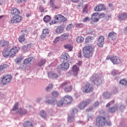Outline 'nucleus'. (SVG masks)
I'll use <instances>...</instances> for the list:
<instances>
[{
  "instance_id": "obj_1",
  "label": "nucleus",
  "mask_w": 127,
  "mask_h": 127,
  "mask_svg": "<svg viewBox=\"0 0 127 127\" xmlns=\"http://www.w3.org/2000/svg\"><path fill=\"white\" fill-rule=\"evenodd\" d=\"M94 49H95V46L93 45L84 47L82 50L84 57L85 58H90L92 57V56H93Z\"/></svg>"
},
{
  "instance_id": "obj_2",
  "label": "nucleus",
  "mask_w": 127,
  "mask_h": 127,
  "mask_svg": "<svg viewBox=\"0 0 127 127\" xmlns=\"http://www.w3.org/2000/svg\"><path fill=\"white\" fill-rule=\"evenodd\" d=\"M61 88L64 89L65 93H70L73 90V86L71 85V82L67 81L61 84Z\"/></svg>"
},
{
  "instance_id": "obj_3",
  "label": "nucleus",
  "mask_w": 127,
  "mask_h": 127,
  "mask_svg": "<svg viewBox=\"0 0 127 127\" xmlns=\"http://www.w3.org/2000/svg\"><path fill=\"white\" fill-rule=\"evenodd\" d=\"M106 122L107 120H106V118L102 116H98L96 118V125L97 127H102L106 125Z\"/></svg>"
},
{
  "instance_id": "obj_4",
  "label": "nucleus",
  "mask_w": 127,
  "mask_h": 127,
  "mask_svg": "<svg viewBox=\"0 0 127 127\" xmlns=\"http://www.w3.org/2000/svg\"><path fill=\"white\" fill-rule=\"evenodd\" d=\"M11 79H12V77H11V75L9 74L3 75L0 78L1 85H7L11 81Z\"/></svg>"
},
{
  "instance_id": "obj_5",
  "label": "nucleus",
  "mask_w": 127,
  "mask_h": 127,
  "mask_svg": "<svg viewBox=\"0 0 127 127\" xmlns=\"http://www.w3.org/2000/svg\"><path fill=\"white\" fill-rule=\"evenodd\" d=\"M93 90H94V86H93L92 84H90V83L87 82L83 87L82 92L84 93H89L93 92Z\"/></svg>"
},
{
  "instance_id": "obj_6",
  "label": "nucleus",
  "mask_w": 127,
  "mask_h": 127,
  "mask_svg": "<svg viewBox=\"0 0 127 127\" xmlns=\"http://www.w3.org/2000/svg\"><path fill=\"white\" fill-rule=\"evenodd\" d=\"M90 79L91 82L96 85L100 84V81H101V79L97 74L92 75V76L90 77Z\"/></svg>"
},
{
  "instance_id": "obj_7",
  "label": "nucleus",
  "mask_w": 127,
  "mask_h": 127,
  "mask_svg": "<svg viewBox=\"0 0 127 127\" xmlns=\"http://www.w3.org/2000/svg\"><path fill=\"white\" fill-rule=\"evenodd\" d=\"M91 101L90 99H86L85 101H83L80 102L78 105V108L80 110H83L84 108H86L89 104L91 103Z\"/></svg>"
},
{
  "instance_id": "obj_8",
  "label": "nucleus",
  "mask_w": 127,
  "mask_h": 127,
  "mask_svg": "<svg viewBox=\"0 0 127 127\" xmlns=\"http://www.w3.org/2000/svg\"><path fill=\"white\" fill-rule=\"evenodd\" d=\"M55 19L57 22H59L60 23H62V22H65V21H67L66 18H65L61 14H57L55 17Z\"/></svg>"
},
{
  "instance_id": "obj_9",
  "label": "nucleus",
  "mask_w": 127,
  "mask_h": 127,
  "mask_svg": "<svg viewBox=\"0 0 127 127\" xmlns=\"http://www.w3.org/2000/svg\"><path fill=\"white\" fill-rule=\"evenodd\" d=\"M22 20V17L19 15L13 16L10 20L11 23H19Z\"/></svg>"
},
{
  "instance_id": "obj_10",
  "label": "nucleus",
  "mask_w": 127,
  "mask_h": 127,
  "mask_svg": "<svg viewBox=\"0 0 127 127\" xmlns=\"http://www.w3.org/2000/svg\"><path fill=\"white\" fill-rule=\"evenodd\" d=\"M19 51V48L14 47L11 48L9 51L10 54V58H13L15 55H16V53Z\"/></svg>"
},
{
  "instance_id": "obj_11",
  "label": "nucleus",
  "mask_w": 127,
  "mask_h": 127,
  "mask_svg": "<svg viewBox=\"0 0 127 127\" xmlns=\"http://www.w3.org/2000/svg\"><path fill=\"white\" fill-rule=\"evenodd\" d=\"M105 44V37L103 36H100L98 39L97 45L99 47H103Z\"/></svg>"
},
{
  "instance_id": "obj_12",
  "label": "nucleus",
  "mask_w": 127,
  "mask_h": 127,
  "mask_svg": "<svg viewBox=\"0 0 127 127\" xmlns=\"http://www.w3.org/2000/svg\"><path fill=\"white\" fill-rule=\"evenodd\" d=\"M48 5L52 7L53 9H58L60 7L55 4V0H50V2L48 3Z\"/></svg>"
},
{
  "instance_id": "obj_13",
  "label": "nucleus",
  "mask_w": 127,
  "mask_h": 127,
  "mask_svg": "<svg viewBox=\"0 0 127 127\" xmlns=\"http://www.w3.org/2000/svg\"><path fill=\"white\" fill-rule=\"evenodd\" d=\"M117 36V33L115 32H110L108 35V39L109 40H115V39H116Z\"/></svg>"
},
{
  "instance_id": "obj_14",
  "label": "nucleus",
  "mask_w": 127,
  "mask_h": 127,
  "mask_svg": "<svg viewBox=\"0 0 127 127\" xmlns=\"http://www.w3.org/2000/svg\"><path fill=\"white\" fill-rule=\"evenodd\" d=\"M9 45V42L6 41L5 40H1L0 41V46L2 47V48H6V47H8Z\"/></svg>"
},
{
  "instance_id": "obj_15",
  "label": "nucleus",
  "mask_w": 127,
  "mask_h": 127,
  "mask_svg": "<svg viewBox=\"0 0 127 127\" xmlns=\"http://www.w3.org/2000/svg\"><path fill=\"white\" fill-rule=\"evenodd\" d=\"M11 14L12 15H19L20 14V10L19 9L16 8V7H12L11 9Z\"/></svg>"
},
{
  "instance_id": "obj_16",
  "label": "nucleus",
  "mask_w": 127,
  "mask_h": 127,
  "mask_svg": "<svg viewBox=\"0 0 127 127\" xmlns=\"http://www.w3.org/2000/svg\"><path fill=\"white\" fill-rule=\"evenodd\" d=\"M70 59V56L67 53L63 54L61 56V60L63 62H69Z\"/></svg>"
},
{
  "instance_id": "obj_17",
  "label": "nucleus",
  "mask_w": 127,
  "mask_h": 127,
  "mask_svg": "<svg viewBox=\"0 0 127 127\" xmlns=\"http://www.w3.org/2000/svg\"><path fill=\"white\" fill-rule=\"evenodd\" d=\"M103 9H104V10H106L107 9V8L105 7V5L103 4H100L97 5L94 8V10H95V11H102Z\"/></svg>"
},
{
  "instance_id": "obj_18",
  "label": "nucleus",
  "mask_w": 127,
  "mask_h": 127,
  "mask_svg": "<svg viewBox=\"0 0 127 127\" xmlns=\"http://www.w3.org/2000/svg\"><path fill=\"white\" fill-rule=\"evenodd\" d=\"M69 66L70 64L68 62H63L60 65V67L61 69H62V70H67V69L69 68Z\"/></svg>"
},
{
  "instance_id": "obj_19",
  "label": "nucleus",
  "mask_w": 127,
  "mask_h": 127,
  "mask_svg": "<svg viewBox=\"0 0 127 127\" xmlns=\"http://www.w3.org/2000/svg\"><path fill=\"white\" fill-rule=\"evenodd\" d=\"M72 97L69 95H66L64 97V104H70L72 102Z\"/></svg>"
},
{
  "instance_id": "obj_20",
  "label": "nucleus",
  "mask_w": 127,
  "mask_h": 127,
  "mask_svg": "<svg viewBox=\"0 0 127 127\" xmlns=\"http://www.w3.org/2000/svg\"><path fill=\"white\" fill-rule=\"evenodd\" d=\"M92 20H93V21H94V22H97V21H99V13L98 12H95V13H93L92 15Z\"/></svg>"
},
{
  "instance_id": "obj_21",
  "label": "nucleus",
  "mask_w": 127,
  "mask_h": 127,
  "mask_svg": "<svg viewBox=\"0 0 127 127\" xmlns=\"http://www.w3.org/2000/svg\"><path fill=\"white\" fill-rule=\"evenodd\" d=\"M79 70H80V68H79V67H78V65H74L72 67V71L73 72V74L75 76H77L78 74V71H79Z\"/></svg>"
},
{
  "instance_id": "obj_22",
  "label": "nucleus",
  "mask_w": 127,
  "mask_h": 127,
  "mask_svg": "<svg viewBox=\"0 0 127 127\" xmlns=\"http://www.w3.org/2000/svg\"><path fill=\"white\" fill-rule=\"evenodd\" d=\"M111 61H112L113 64H119V63H120V60L117 56L112 57L111 58Z\"/></svg>"
},
{
  "instance_id": "obj_23",
  "label": "nucleus",
  "mask_w": 127,
  "mask_h": 127,
  "mask_svg": "<svg viewBox=\"0 0 127 127\" xmlns=\"http://www.w3.org/2000/svg\"><path fill=\"white\" fill-rule=\"evenodd\" d=\"M63 31H64V27L63 26L60 25L58 26L56 28V33H57V34H61Z\"/></svg>"
},
{
  "instance_id": "obj_24",
  "label": "nucleus",
  "mask_w": 127,
  "mask_h": 127,
  "mask_svg": "<svg viewBox=\"0 0 127 127\" xmlns=\"http://www.w3.org/2000/svg\"><path fill=\"white\" fill-rule=\"evenodd\" d=\"M48 76L49 78H52V79H57L58 78V75L57 74L51 71L48 72Z\"/></svg>"
},
{
  "instance_id": "obj_25",
  "label": "nucleus",
  "mask_w": 127,
  "mask_h": 127,
  "mask_svg": "<svg viewBox=\"0 0 127 127\" xmlns=\"http://www.w3.org/2000/svg\"><path fill=\"white\" fill-rule=\"evenodd\" d=\"M2 55L5 57V58H10V55L9 54V51L7 49H4L2 53Z\"/></svg>"
},
{
  "instance_id": "obj_26",
  "label": "nucleus",
  "mask_w": 127,
  "mask_h": 127,
  "mask_svg": "<svg viewBox=\"0 0 127 127\" xmlns=\"http://www.w3.org/2000/svg\"><path fill=\"white\" fill-rule=\"evenodd\" d=\"M22 33L24 34L21 35L18 39V40L20 43L23 42V41H25V31H23Z\"/></svg>"
},
{
  "instance_id": "obj_27",
  "label": "nucleus",
  "mask_w": 127,
  "mask_h": 127,
  "mask_svg": "<svg viewBox=\"0 0 127 127\" xmlns=\"http://www.w3.org/2000/svg\"><path fill=\"white\" fill-rule=\"evenodd\" d=\"M70 35L67 33H64L61 36V39L62 41H65V40H67L68 38H69V37Z\"/></svg>"
},
{
  "instance_id": "obj_28",
  "label": "nucleus",
  "mask_w": 127,
  "mask_h": 127,
  "mask_svg": "<svg viewBox=\"0 0 127 127\" xmlns=\"http://www.w3.org/2000/svg\"><path fill=\"white\" fill-rule=\"evenodd\" d=\"M118 18L120 20H125L126 18H127V14L126 13H122L119 15Z\"/></svg>"
},
{
  "instance_id": "obj_29",
  "label": "nucleus",
  "mask_w": 127,
  "mask_h": 127,
  "mask_svg": "<svg viewBox=\"0 0 127 127\" xmlns=\"http://www.w3.org/2000/svg\"><path fill=\"white\" fill-rule=\"evenodd\" d=\"M112 93L108 92H105L103 93L102 94V97L104 99H110L111 98V96H112Z\"/></svg>"
},
{
  "instance_id": "obj_30",
  "label": "nucleus",
  "mask_w": 127,
  "mask_h": 127,
  "mask_svg": "<svg viewBox=\"0 0 127 127\" xmlns=\"http://www.w3.org/2000/svg\"><path fill=\"white\" fill-rule=\"evenodd\" d=\"M23 126L24 127H33V124L30 121H25Z\"/></svg>"
},
{
  "instance_id": "obj_31",
  "label": "nucleus",
  "mask_w": 127,
  "mask_h": 127,
  "mask_svg": "<svg viewBox=\"0 0 127 127\" xmlns=\"http://www.w3.org/2000/svg\"><path fill=\"white\" fill-rule=\"evenodd\" d=\"M9 65L8 64H4L0 65V72H2V71H4L7 68H9Z\"/></svg>"
},
{
  "instance_id": "obj_32",
  "label": "nucleus",
  "mask_w": 127,
  "mask_h": 127,
  "mask_svg": "<svg viewBox=\"0 0 127 127\" xmlns=\"http://www.w3.org/2000/svg\"><path fill=\"white\" fill-rule=\"evenodd\" d=\"M64 49H66V50H68V51H72V49H73V46L70 44L64 45Z\"/></svg>"
},
{
  "instance_id": "obj_33",
  "label": "nucleus",
  "mask_w": 127,
  "mask_h": 127,
  "mask_svg": "<svg viewBox=\"0 0 127 127\" xmlns=\"http://www.w3.org/2000/svg\"><path fill=\"white\" fill-rule=\"evenodd\" d=\"M117 110H118V107H111L110 108H109L108 113H111V114H113V113H115V112H116Z\"/></svg>"
},
{
  "instance_id": "obj_34",
  "label": "nucleus",
  "mask_w": 127,
  "mask_h": 127,
  "mask_svg": "<svg viewBox=\"0 0 127 127\" xmlns=\"http://www.w3.org/2000/svg\"><path fill=\"white\" fill-rule=\"evenodd\" d=\"M76 41L77 43H82V42H84V38L81 36H79L76 38Z\"/></svg>"
},
{
  "instance_id": "obj_35",
  "label": "nucleus",
  "mask_w": 127,
  "mask_h": 127,
  "mask_svg": "<svg viewBox=\"0 0 127 127\" xmlns=\"http://www.w3.org/2000/svg\"><path fill=\"white\" fill-rule=\"evenodd\" d=\"M46 104L47 105H55V103H56V100H46L45 101Z\"/></svg>"
},
{
  "instance_id": "obj_36",
  "label": "nucleus",
  "mask_w": 127,
  "mask_h": 127,
  "mask_svg": "<svg viewBox=\"0 0 127 127\" xmlns=\"http://www.w3.org/2000/svg\"><path fill=\"white\" fill-rule=\"evenodd\" d=\"M46 63V60L44 59H41L40 62L38 63V66L41 67L43 65H44Z\"/></svg>"
},
{
  "instance_id": "obj_37",
  "label": "nucleus",
  "mask_w": 127,
  "mask_h": 127,
  "mask_svg": "<svg viewBox=\"0 0 127 127\" xmlns=\"http://www.w3.org/2000/svg\"><path fill=\"white\" fill-rule=\"evenodd\" d=\"M32 61V58H28L24 60V64L26 65Z\"/></svg>"
},
{
  "instance_id": "obj_38",
  "label": "nucleus",
  "mask_w": 127,
  "mask_h": 127,
  "mask_svg": "<svg viewBox=\"0 0 127 127\" xmlns=\"http://www.w3.org/2000/svg\"><path fill=\"white\" fill-rule=\"evenodd\" d=\"M51 20V17L49 15H46L44 17V21L45 22H49Z\"/></svg>"
},
{
  "instance_id": "obj_39",
  "label": "nucleus",
  "mask_w": 127,
  "mask_h": 127,
  "mask_svg": "<svg viewBox=\"0 0 127 127\" xmlns=\"http://www.w3.org/2000/svg\"><path fill=\"white\" fill-rule=\"evenodd\" d=\"M40 115L42 118H44V119H45L46 117H47V114H46V113L44 112V110H42L40 112Z\"/></svg>"
},
{
  "instance_id": "obj_40",
  "label": "nucleus",
  "mask_w": 127,
  "mask_h": 127,
  "mask_svg": "<svg viewBox=\"0 0 127 127\" xmlns=\"http://www.w3.org/2000/svg\"><path fill=\"white\" fill-rule=\"evenodd\" d=\"M18 113L19 114V115H21V116H23L24 115H26L27 112L25 110L22 111V109H19L18 111Z\"/></svg>"
},
{
  "instance_id": "obj_41",
  "label": "nucleus",
  "mask_w": 127,
  "mask_h": 127,
  "mask_svg": "<svg viewBox=\"0 0 127 127\" xmlns=\"http://www.w3.org/2000/svg\"><path fill=\"white\" fill-rule=\"evenodd\" d=\"M22 59H23V57H22V56L18 57V58H16L15 60V62L17 63V64H18V63H20Z\"/></svg>"
},
{
  "instance_id": "obj_42",
  "label": "nucleus",
  "mask_w": 127,
  "mask_h": 127,
  "mask_svg": "<svg viewBox=\"0 0 127 127\" xmlns=\"http://www.w3.org/2000/svg\"><path fill=\"white\" fill-rule=\"evenodd\" d=\"M121 85H123L124 86H127V81L126 79H121L119 82Z\"/></svg>"
},
{
  "instance_id": "obj_43",
  "label": "nucleus",
  "mask_w": 127,
  "mask_h": 127,
  "mask_svg": "<svg viewBox=\"0 0 127 127\" xmlns=\"http://www.w3.org/2000/svg\"><path fill=\"white\" fill-rule=\"evenodd\" d=\"M49 34V29L45 28L43 30V35H44V36H46L47 34Z\"/></svg>"
},
{
  "instance_id": "obj_44",
  "label": "nucleus",
  "mask_w": 127,
  "mask_h": 127,
  "mask_svg": "<svg viewBox=\"0 0 127 127\" xmlns=\"http://www.w3.org/2000/svg\"><path fill=\"white\" fill-rule=\"evenodd\" d=\"M82 11L84 13H87V12H88V5L87 4L84 5Z\"/></svg>"
},
{
  "instance_id": "obj_45",
  "label": "nucleus",
  "mask_w": 127,
  "mask_h": 127,
  "mask_svg": "<svg viewBox=\"0 0 127 127\" xmlns=\"http://www.w3.org/2000/svg\"><path fill=\"white\" fill-rule=\"evenodd\" d=\"M74 121V117L73 116H69L67 118V122L68 123H73Z\"/></svg>"
},
{
  "instance_id": "obj_46",
  "label": "nucleus",
  "mask_w": 127,
  "mask_h": 127,
  "mask_svg": "<svg viewBox=\"0 0 127 127\" xmlns=\"http://www.w3.org/2000/svg\"><path fill=\"white\" fill-rule=\"evenodd\" d=\"M75 25L77 28H82V27H84V24L83 23H76Z\"/></svg>"
},
{
  "instance_id": "obj_47",
  "label": "nucleus",
  "mask_w": 127,
  "mask_h": 127,
  "mask_svg": "<svg viewBox=\"0 0 127 127\" xmlns=\"http://www.w3.org/2000/svg\"><path fill=\"white\" fill-rule=\"evenodd\" d=\"M78 113V110L76 108H73L71 110V116H74L75 114H77Z\"/></svg>"
},
{
  "instance_id": "obj_48",
  "label": "nucleus",
  "mask_w": 127,
  "mask_h": 127,
  "mask_svg": "<svg viewBox=\"0 0 127 127\" xmlns=\"http://www.w3.org/2000/svg\"><path fill=\"white\" fill-rule=\"evenodd\" d=\"M18 109V103H15L14 107L12 109V111H16Z\"/></svg>"
},
{
  "instance_id": "obj_49",
  "label": "nucleus",
  "mask_w": 127,
  "mask_h": 127,
  "mask_svg": "<svg viewBox=\"0 0 127 127\" xmlns=\"http://www.w3.org/2000/svg\"><path fill=\"white\" fill-rule=\"evenodd\" d=\"M72 27H73V24H69L66 26V30H67V31H69V30L72 29Z\"/></svg>"
},
{
  "instance_id": "obj_50",
  "label": "nucleus",
  "mask_w": 127,
  "mask_h": 127,
  "mask_svg": "<svg viewBox=\"0 0 127 127\" xmlns=\"http://www.w3.org/2000/svg\"><path fill=\"white\" fill-rule=\"evenodd\" d=\"M93 38L92 36H90L86 37V41L87 42H90L91 40H93Z\"/></svg>"
},
{
  "instance_id": "obj_51",
  "label": "nucleus",
  "mask_w": 127,
  "mask_h": 127,
  "mask_svg": "<svg viewBox=\"0 0 127 127\" xmlns=\"http://www.w3.org/2000/svg\"><path fill=\"white\" fill-rule=\"evenodd\" d=\"M76 7L77 8H78V9L83 8V7H84V4L83 3H80L77 5Z\"/></svg>"
},
{
  "instance_id": "obj_52",
  "label": "nucleus",
  "mask_w": 127,
  "mask_h": 127,
  "mask_svg": "<svg viewBox=\"0 0 127 127\" xmlns=\"http://www.w3.org/2000/svg\"><path fill=\"white\" fill-rule=\"evenodd\" d=\"M59 95V93H58L57 91H54L52 93V96H53L54 97H58V95Z\"/></svg>"
},
{
  "instance_id": "obj_53",
  "label": "nucleus",
  "mask_w": 127,
  "mask_h": 127,
  "mask_svg": "<svg viewBox=\"0 0 127 127\" xmlns=\"http://www.w3.org/2000/svg\"><path fill=\"white\" fill-rule=\"evenodd\" d=\"M64 104V101H60L57 103V106L58 107H62Z\"/></svg>"
},
{
  "instance_id": "obj_54",
  "label": "nucleus",
  "mask_w": 127,
  "mask_h": 127,
  "mask_svg": "<svg viewBox=\"0 0 127 127\" xmlns=\"http://www.w3.org/2000/svg\"><path fill=\"white\" fill-rule=\"evenodd\" d=\"M53 88V85L52 84H50L48 87L46 88V91H49L51 89Z\"/></svg>"
},
{
  "instance_id": "obj_55",
  "label": "nucleus",
  "mask_w": 127,
  "mask_h": 127,
  "mask_svg": "<svg viewBox=\"0 0 127 127\" xmlns=\"http://www.w3.org/2000/svg\"><path fill=\"white\" fill-rule=\"evenodd\" d=\"M59 40H60V37H57L54 40L53 42L54 44L57 43L58 42H59Z\"/></svg>"
},
{
  "instance_id": "obj_56",
  "label": "nucleus",
  "mask_w": 127,
  "mask_h": 127,
  "mask_svg": "<svg viewBox=\"0 0 127 127\" xmlns=\"http://www.w3.org/2000/svg\"><path fill=\"white\" fill-rule=\"evenodd\" d=\"M22 50L24 52L25 51H27L28 49V45H26V46H24L22 48Z\"/></svg>"
},
{
  "instance_id": "obj_57",
  "label": "nucleus",
  "mask_w": 127,
  "mask_h": 127,
  "mask_svg": "<svg viewBox=\"0 0 127 127\" xmlns=\"http://www.w3.org/2000/svg\"><path fill=\"white\" fill-rule=\"evenodd\" d=\"M105 16H106V15L104 13H101L100 14H99V18H104Z\"/></svg>"
},
{
  "instance_id": "obj_58",
  "label": "nucleus",
  "mask_w": 127,
  "mask_h": 127,
  "mask_svg": "<svg viewBox=\"0 0 127 127\" xmlns=\"http://www.w3.org/2000/svg\"><path fill=\"white\" fill-rule=\"evenodd\" d=\"M39 9H40L41 12H43V11H44V7L42 6H40L39 7Z\"/></svg>"
},
{
  "instance_id": "obj_59",
  "label": "nucleus",
  "mask_w": 127,
  "mask_h": 127,
  "mask_svg": "<svg viewBox=\"0 0 127 127\" xmlns=\"http://www.w3.org/2000/svg\"><path fill=\"white\" fill-rule=\"evenodd\" d=\"M99 105H100V103L96 101L94 103L93 106L94 107H98L99 106Z\"/></svg>"
},
{
  "instance_id": "obj_60",
  "label": "nucleus",
  "mask_w": 127,
  "mask_h": 127,
  "mask_svg": "<svg viewBox=\"0 0 127 127\" xmlns=\"http://www.w3.org/2000/svg\"><path fill=\"white\" fill-rule=\"evenodd\" d=\"M77 56L78 58H82L83 57V56H82V53L81 52L78 53Z\"/></svg>"
},
{
  "instance_id": "obj_61",
  "label": "nucleus",
  "mask_w": 127,
  "mask_h": 127,
  "mask_svg": "<svg viewBox=\"0 0 127 127\" xmlns=\"http://www.w3.org/2000/svg\"><path fill=\"white\" fill-rule=\"evenodd\" d=\"M112 74L113 76H115V75H117V70H113V71H112Z\"/></svg>"
},
{
  "instance_id": "obj_62",
  "label": "nucleus",
  "mask_w": 127,
  "mask_h": 127,
  "mask_svg": "<svg viewBox=\"0 0 127 127\" xmlns=\"http://www.w3.org/2000/svg\"><path fill=\"white\" fill-rule=\"evenodd\" d=\"M92 110H93V107H89L86 109L87 112H90V111H92Z\"/></svg>"
},
{
  "instance_id": "obj_63",
  "label": "nucleus",
  "mask_w": 127,
  "mask_h": 127,
  "mask_svg": "<svg viewBox=\"0 0 127 127\" xmlns=\"http://www.w3.org/2000/svg\"><path fill=\"white\" fill-rule=\"evenodd\" d=\"M89 19V18L88 17H86L85 18H84L83 20V22H86V21H87Z\"/></svg>"
},
{
  "instance_id": "obj_64",
  "label": "nucleus",
  "mask_w": 127,
  "mask_h": 127,
  "mask_svg": "<svg viewBox=\"0 0 127 127\" xmlns=\"http://www.w3.org/2000/svg\"><path fill=\"white\" fill-rule=\"evenodd\" d=\"M82 61H78V62L77 63V65H78V66H81V65H82Z\"/></svg>"
}]
</instances>
